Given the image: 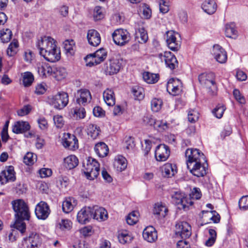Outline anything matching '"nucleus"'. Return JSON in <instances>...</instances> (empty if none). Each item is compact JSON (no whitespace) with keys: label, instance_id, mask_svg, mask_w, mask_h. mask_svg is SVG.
Instances as JSON below:
<instances>
[{"label":"nucleus","instance_id":"1","mask_svg":"<svg viewBox=\"0 0 248 248\" xmlns=\"http://www.w3.org/2000/svg\"><path fill=\"white\" fill-rule=\"evenodd\" d=\"M99 164L94 158L88 157L83 163V170L87 178L92 180L97 178L99 175Z\"/></svg>","mask_w":248,"mask_h":248},{"label":"nucleus","instance_id":"2","mask_svg":"<svg viewBox=\"0 0 248 248\" xmlns=\"http://www.w3.org/2000/svg\"><path fill=\"white\" fill-rule=\"evenodd\" d=\"M199 81L203 88L207 89L208 93H216L217 88L214 80V74L213 73H202L199 76Z\"/></svg>","mask_w":248,"mask_h":248},{"label":"nucleus","instance_id":"3","mask_svg":"<svg viewBox=\"0 0 248 248\" xmlns=\"http://www.w3.org/2000/svg\"><path fill=\"white\" fill-rule=\"evenodd\" d=\"M12 205L16 216L23 219L29 220L30 213L28 205L25 202L21 199H17L12 201Z\"/></svg>","mask_w":248,"mask_h":248},{"label":"nucleus","instance_id":"4","mask_svg":"<svg viewBox=\"0 0 248 248\" xmlns=\"http://www.w3.org/2000/svg\"><path fill=\"white\" fill-rule=\"evenodd\" d=\"M123 62V59L121 58H112L104 64L102 70L107 75L116 74L120 71Z\"/></svg>","mask_w":248,"mask_h":248},{"label":"nucleus","instance_id":"5","mask_svg":"<svg viewBox=\"0 0 248 248\" xmlns=\"http://www.w3.org/2000/svg\"><path fill=\"white\" fill-rule=\"evenodd\" d=\"M107 52L104 48H100L93 54L88 55L86 58V65L92 67L98 64L106 59Z\"/></svg>","mask_w":248,"mask_h":248},{"label":"nucleus","instance_id":"6","mask_svg":"<svg viewBox=\"0 0 248 248\" xmlns=\"http://www.w3.org/2000/svg\"><path fill=\"white\" fill-rule=\"evenodd\" d=\"M166 42L168 47L173 51H177L181 47V36L173 31H168L166 33Z\"/></svg>","mask_w":248,"mask_h":248},{"label":"nucleus","instance_id":"7","mask_svg":"<svg viewBox=\"0 0 248 248\" xmlns=\"http://www.w3.org/2000/svg\"><path fill=\"white\" fill-rule=\"evenodd\" d=\"M187 166L191 164L206 162L204 154L197 149H187L185 152Z\"/></svg>","mask_w":248,"mask_h":248},{"label":"nucleus","instance_id":"8","mask_svg":"<svg viewBox=\"0 0 248 248\" xmlns=\"http://www.w3.org/2000/svg\"><path fill=\"white\" fill-rule=\"evenodd\" d=\"M114 43L119 46H124L130 39L129 33L125 30H116L112 34Z\"/></svg>","mask_w":248,"mask_h":248},{"label":"nucleus","instance_id":"9","mask_svg":"<svg viewBox=\"0 0 248 248\" xmlns=\"http://www.w3.org/2000/svg\"><path fill=\"white\" fill-rule=\"evenodd\" d=\"M69 101L68 94H56L49 98V103L56 108L61 109L64 108Z\"/></svg>","mask_w":248,"mask_h":248},{"label":"nucleus","instance_id":"10","mask_svg":"<svg viewBox=\"0 0 248 248\" xmlns=\"http://www.w3.org/2000/svg\"><path fill=\"white\" fill-rule=\"evenodd\" d=\"M175 234L182 238H188L191 234V228L186 222L182 221L176 223L175 225Z\"/></svg>","mask_w":248,"mask_h":248},{"label":"nucleus","instance_id":"11","mask_svg":"<svg viewBox=\"0 0 248 248\" xmlns=\"http://www.w3.org/2000/svg\"><path fill=\"white\" fill-rule=\"evenodd\" d=\"M171 198L174 203L178 206L179 209H185L191 205V202L187 199L185 194L180 191H176L172 194Z\"/></svg>","mask_w":248,"mask_h":248},{"label":"nucleus","instance_id":"12","mask_svg":"<svg viewBox=\"0 0 248 248\" xmlns=\"http://www.w3.org/2000/svg\"><path fill=\"white\" fill-rule=\"evenodd\" d=\"M61 143L65 148L72 150H75L78 147V139L74 135L69 133L63 134Z\"/></svg>","mask_w":248,"mask_h":248},{"label":"nucleus","instance_id":"13","mask_svg":"<svg viewBox=\"0 0 248 248\" xmlns=\"http://www.w3.org/2000/svg\"><path fill=\"white\" fill-rule=\"evenodd\" d=\"M158 57L162 62H164L167 67L171 70L178 66V62L175 55L170 51H165L159 54Z\"/></svg>","mask_w":248,"mask_h":248},{"label":"nucleus","instance_id":"14","mask_svg":"<svg viewBox=\"0 0 248 248\" xmlns=\"http://www.w3.org/2000/svg\"><path fill=\"white\" fill-rule=\"evenodd\" d=\"M50 213L48 205L45 202L41 201L35 207V214L36 217L42 220L46 219Z\"/></svg>","mask_w":248,"mask_h":248},{"label":"nucleus","instance_id":"15","mask_svg":"<svg viewBox=\"0 0 248 248\" xmlns=\"http://www.w3.org/2000/svg\"><path fill=\"white\" fill-rule=\"evenodd\" d=\"M55 44L54 40L49 36H44L39 39L36 43V46L39 50L40 54H43L46 49L54 47Z\"/></svg>","mask_w":248,"mask_h":248},{"label":"nucleus","instance_id":"16","mask_svg":"<svg viewBox=\"0 0 248 248\" xmlns=\"http://www.w3.org/2000/svg\"><path fill=\"white\" fill-rule=\"evenodd\" d=\"M46 49L44 54H41L46 61L51 62H54L60 59L61 52L60 49L55 45L54 47Z\"/></svg>","mask_w":248,"mask_h":248},{"label":"nucleus","instance_id":"17","mask_svg":"<svg viewBox=\"0 0 248 248\" xmlns=\"http://www.w3.org/2000/svg\"><path fill=\"white\" fill-rule=\"evenodd\" d=\"M16 180V173L14 168L9 166L5 168L0 174V182L2 184H6L8 182H14Z\"/></svg>","mask_w":248,"mask_h":248},{"label":"nucleus","instance_id":"18","mask_svg":"<svg viewBox=\"0 0 248 248\" xmlns=\"http://www.w3.org/2000/svg\"><path fill=\"white\" fill-rule=\"evenodd\" d=\"M92 218L101 222L106 220L108 218L107 211L103 207L94 206L91 207Z\"/></svg>","mask_w":248,"mask_h":248},{"label":"nucleus","instance_id":"19","mask_svg":"<svg viewBox=\"0 0 248 248\" xmlns=\"http://www.w3.org/2000/svg\"><path fill=\"white\" fill-rule=\"evenodd\" d=\"M203 162H200L195 164H190L187 167L190 172L198 177H202L206 174V168L203 164Z\"/></svg>","mask_w":248,"mask_h":248},{"label":"nucleus","instance_id":"20","mask_svg":"<svg viewBox=\"0 0 248 248\" xmlns=\"http://www.w3.org/2000/svg\"><path fill=\"white\" fill-rule=\"evenodd\" d=\"M170 151L168 146L165 144L158 145L155 151V157L157 161H166L170 156Z\"/></svg>","mask_w":248,"mask_h":248},{"label":"nucleus","instance_id":"21","mask_svg":"<svg viewBox=\"0 0 248 248\" xmlns=\"http://www.w3.org/2000/svg\"><path fill=\"white\" fill-rule=\"evenodd\" d=\"M166 89L168 93L184 92L181 81L176 78H171L169 80L166 84Z\"/></svg>","mask_w":248,"mask_h":248},{"label":"nucleus","instance_id":"22","mask_svg":"<svg viewBox=\"0 0 248 248\" xmlns=\"http://www.w3.org/2000/svg\"><path fill=\"white\" fill-rule=\"evenodd\" d=\"M36 68L39 75L42 78L46 77L52 75L53 68L48 63L45 62H37Z\"/></svg>","mask_w":248,"mask_h":248},{"label":"nucleus","instance_id":"23","mask_svg":"<svg viewBox=\"0 0 248 248\" xmlns=\"http://www.w3.org/2000/svg\"><path fill=\"white\" fill-rule=\"evenodd\" d=\"M92 218L91 207L82 208L77 214V219L81 224H86Z\"/></svg>","mask_w":248,"mask_h":248},{"label":"nucleus","instance_id":"24","mask_svg":"<svg viewBox=\"0 0 248 248\" xmlns=\"http://www.w3.org/2000/svg\"><path fill=\"white\" fill-rule=\"evenodd\" d=\"M213 53L215 59L220 63H225L227 60V55L226 51L218 45H214Z\"/></svg>","mask_w":248,"mask_h":248},{"label":"nucleus","instance_id":"25","mask_svg":"<svg viewBox=\"0 0 248 248\" xmlns=\"http://www.w3.org/2000/svg\"><path fill=\"white\" fill-rule=\"evenodd\" d=\"M142 235L144 239L150 243L154 242L157 239V232L152 226H148L144 229Z\"/></svg>","mask_w":248,"mask_h":248},{"label":"nucleus","instance_id":"26","mask_svg":"<svg viewBox=\"0 0 248 248\" xmlns=\"http://www.w3.org/2000/svg\"><path fill=\"white\" fill-rule=\"evenodd\" d=\"M87 39L89 44L93 46H98L101 42V37L99 32L93 29L88 31Z\"/></svg>","mask_w":248,"mask_h":248},{"label":"nucleus","instance_id":"27","mask_svg":"<svg viewBox=\"0 0 248 248\" xmlns=\"http://www.w3.org/2000/svg\"><path fill=\"white\" fill-rule=\"evenodd\" d=\"M31 126L29 123L26 121L16 122L12 126V131L14 133L20 134L29 131Z\"/></svg>","mask_w":248,"mask_h":248},{"label":"nucleus","instance_id":"28","mask_svg":"<svg viewBox=\"0 0 248 248\" xmlns=\"http://www.w3.org/2000/svg\"><path fill=\"white\" fill-rule=\"evenodd\" d=\"M162 175L165 177H171L177 173V168L175 165L166 163L160 168Z\"/></svg>","mask_w":248,"mask_h":248},{"label":"nucleus","instance_id":"29","mask_svg":"<svg viewBox=\"0 0 248 248\" xmlns=\"http://www.w3.org/2000/svg\"><path fill=\"white\" fill-rule=\"evenodd\" d=\"M202 8L205 13L212 15L216 11L217 4L215 0H205L202 4Z\"/></svg>","mask_w":248,"mask_h":248},{"label":"nucleus","instance_id":"30","mask_svg":"<svg viewBox=\"0 0 248 248\" xmlns=\"http://www.w3.org/2000/svg\"><path fill=\"white\" fill-rule=\"evenodd\" d=\"M114 167L119 171L124 170L127 167L126 158L122 155L117 156L114 161Z\"/></svg>","mask_w":248,"mask_h":248},{"label":"nucleus","instance_id":"31","mask_svg":"<svg viewBox=\"0 0 248 248\" xmlns=\"http://www.w3.org/2000/svg\"><path fill=\"white\" fill-rule=\"evenodd\" d=\"M77 203L74 198L69 197L66 198L62 204L63 211L65 213H69L71 212Z\"/></svg>","mask_w":248,"mask_h":248},{"label":"nucleus","instance_id":"32","mask_svg":"<svg viewBox=\"0 0 248 248\" xmlns=\"http://www.w3.org/2000/svg\"><path fill=\"white\" fill-rule=\"evenodd\" d=\"M96 154L100 157L106 156L108 153V148L104 142H99L94 147Z\"/></svg>","mask_w":248,"mask_h":248},{"label":"nucleus","instance_id":"33","mask_svg":"<svg viewBox=\"0 0 248 248\" xmlns=\"http://www.w3.org/2000/svg\"><path fill=\"white\" fill-rule=\"evenodd\" d=\"M78 164V158L74 155H70L64 159V166L68 169L71 170L76 167Z\"/></svg>","mask_w":248,"mask_h":248},{"label":"nucleus","instance_id":"34","mask_svg":"<svg viewBox=\"0 0 248 248\" xmlns=\"http://www.w3.org/2000/svg\"><path fill=\"white\" fill-rule=\"evenodd\" d=\"M168 211V208L165 204L160 202L155 204L153 212L155 215L164 217L167 215Z\"/></svg>","mask_w":248,"mask_h":248},{"label":"nucleus","instance_id":"35","mask_svg":"<svg viewBox=\"0 0 248 248\" xmlns=\"http://www.w3.org/2000/svg\"><path fill=\"white\" fill-rule=\"evenodd\" d=\"M135 38L140 43H145L147 42L148 39L147 33L143 27L136 29Z\"/></svg>","mask_w":248,"mask_h":248},{"label":"nucleus","instance_id":"36","mask_svg":"<svg viewBox=\"0 0 248 248\" xmlns=\"http://www.w3.org/2000/svg\"><path fill=\"white\" fill-rule=\"evenodd\" d=\"M67 75V71L63 67H53L52 76L57 80H62L65 78Z\"/></svg>","mask_w":248,"mask_h":248},{"label":"nucleus","instance_id":"37","mask_svg":"<svg viewBox=\"0 0 248 248\" xmlns=\"http://www.w3.org/2000/svg\"><path fill=\"white\" fill-rule=\"evenodd\" d=\"M25 241H28L32 247H38L41 243V238L36 233H31L28 237L24 238Z\"/></svg>","mask_w":248,"mask_h":248},{"label":"nucleus","instance_id":"38","mask_svg":"<svg viewBox=\"0 0 248 248\" xmlns=\"http://www.w3.org/2000/svg\"><path fill=\"white\" fill-rule=\"evenodd\" d=\"M142 78L147 83L154 84L158 81L159 77L158 74L145 72L142 74Z\"/></svg>","mask_w":248,"mask_h":248},{"label":"nucleus","instance_id":"39","mask_svg":"<svg viewBox=\"0 0 248 248\" xmlns=\"http://www.w3.org/2000/svg\"><path fill=\"white\" fill-rule=\"evenodd\" d=\"M100 132V128L96 124H90L88 126V135L93 139H96L98 136Z\"/></svg>","mask_w":248,"mask_h":248},{"label":"nucleus","instance_id":"40","mask_svg":"<svg viewBox=\"0 0 248 248\" xmlns=\"http://www.w3.org/2000/svg\"><path fill=\"white\" fill-rule=\"evenodd\" d=\"M71 113L77 119H82L86 116L85 108L82 107H76L71 109Z\"/></svg>","mask_w":248,"mask_h":248},{"label":"nucleus","instance_id":"41","mask_svg":"<svg viewBox=\"0 0 248 248\" xmlns=\"http://www.w3.org/2000/svg\"><path fill=\"white\" fill-rule=\"evenodd\" d=\"M76 98L77 103L83 106L90 102L92 99L91 94H78Z\"/></svg>","mask_w":248,"mask_h":248},{"label":"nucleus","instance_id":"42","mask_svg":"<svg viewBox=\"0 0 248 248\" xmlns=\"http://www.w3.org/2000/svg\"><path fill=\"white\" fill-rule=\"evenodd\" d=\"M118 238L121 243L124 244L130 242L132 239V237L128 231L124 230L119 233Z\"/></svg>","mask_w":248,"mask_h":248},{"label":"nucleus","instance_id":"43","mask_svg":"<svg viewBox=\"0 0 248 248\" xmlns=\"http://www.w3.org/2000/svg\"><path fill=\"white\" fill-rule=\"evenodd\" d=\"M225 34L227 37L235 38L237 36V31L233 23L227 24L225 27Z\"/></svg>","mask_w":248,"mask_h":248},{"label":"nucleus","instance_id":"44","mask_svg":"<svg viewBox=\"0 0 248 248\" xmlns=\"http://www.w3.org/2000/svg\"><path fill=\"white\" fill-rule=\"evenodd\" d=\"M12 35V31L9 29H3L0 31V38L3 43L9 42Z\"/></svg>","mask_w":248,"mask_h":248},{"label":"nucleus","instance_id":"45","mask_svg":"<svg viewBox=\"0 0 248 248\" xmlns=\"http://www.w3.org/2000/svg\"><path fill=\"white\" fill-rule=\"evenodd\" d=\"M200 114L195 108L189 109L187 111V119L191 123H196L199 119Z\"/></svg>","mask_w":248,"mask_h":248},{"label":"nucleus","instance_id":"46","mask_svg":"<svg viewBox=\"0 0 248 248\" xmlns=\"http://www.w3.org/2000/svg\"><path fill=\"white\" fill-rule=\"evenodd\" d=\"M37 156L31 152L27 153L23 157V162L27 165H31L36 161Z\"/></svg>","mask_w":248,"mask_h":248},{"label":"nucleus","instance_id":"47","mask_svg":"<svg viewBox=\"0 0 248 248\" xmlns=\"http://www.w3.org/2000/svg\"><path fill=\"white\" fill-rule=\"evenodd\" d=\"M33 80L34 76L31 72H26L24 73L22 82L24 86L28 87L30 86L33 82Z\"/></svg>","mask_w":248,"mask_h":248},{"label":"nucleus","instance_id":"48","mask_svg":"<svg viewBox=\"0 0 248 248\" xmlns=\"http://www.w3.org/2000/svg\"><path fill=\"white\" fill-rule=\"evenodd\" d=\"M63 47L66 53H68L71 55L74 54L75 46V43L73 40H65L63 42Z\"/></svg>","mask_w":248,"mask_h":248},{"label":"nucleus","instance_id":"49","mask_svg":"<svg viewBox=\"0 0 248 248\" xmlns=\"http://www.w3.org/2000/svg\"><path fill=\"white\" fill-rule=\"evenodd\" d=\"M226 109V107L223 104H219L213 110L212 112L214 115L218 119H220Z\"/></svg>","mask_w":248,"mask_h":248},{"label":"nucleus","instance_id":"50","mask_svg":"<svg viewBox=\"0 0 248 248\" xmlns=\"http://www.w3.org/2000/svg\"><path fill=\"white\" fill-rule=\"evenodd\" d=\"M139 213L137 211H133L126 217V220L128 224L133 225L135 224L138 221Z\"/></svg>","mask_w":248,"mask_h":248},{"label":"nucleus","instance_id":"51","mask_svg":"<svg viewBox=\"0 0 248 248\" xmlns=\"http://www.w3.org/2000/svg\"><path fill=\"white\" fill-rule=\"evenodd\" d=\"M154 128L159 131L167 130L169 127V124L165 121L156 120Z\"/></svg>","mask_w":248,"mask_h":248},{"label":"nucleus","instance_id":"52","mask_svg":"<svg viewBox=\"0 0 248 248\" xmlns=\"http://www.w3.org/2000/svg\"><path fill=\"white\" fill-rule=\"evenodd\" d=\"M18 46V42L16 40H14L9 45L7 50V54L9 56H14L17 52V49Z\"/></svg>","mask_w":248,"mask_h":248},{"label":"nucleus","instance_id":"53","mask_svg":"<svg viewBox=\"0 0 248 248\" xmlns=\"http://www.w3.org/2000/svg\"><path fill=\"white\" fill-rule=\"evenodd\" d=\"M17 219L14 224L15 228L19 231L22 234H23L26 231V224L23 221V219L17 217Z\"/></svg>","mask_w":248,"mask_h":248},{"label":"nucleus","instance_id":"54","mask_svg":"<svg viewBox=\"0 0 248 248\" xmlns=\"http://www.w3.org/2000/svg\"><path fill=\"white\" fill-rule=\"evenodd\" d=\"M60 229L62 231L69 230L72 228V222L67 219H62L58 224Z\"/></svg>","mask_w":248,"mask_h":248},{"label":"nucleus","instance_id":"55","mask_svg":"<svg viewBox=\"0 0 248 248\" xmlns=\"http://www.w3.org/2000/svg\"><path fill=\"white\" fill-rule=\"evenodd\" d=\"M239 209L242 211L248 210V195L242 196L238 202Z\"/></svg>","mask_w":248,"mask_h":248},{"label":"nucleus","instance_id":"56","mask_svg":"<svg viewBox=\"0 0 248 248\" xmlns=\"http://www.w3.org/2000/svg\"><path fill=\"white\" fill-rule=\"evenodd\" d=\"M151 103L152 110L154 112H157L161 108L162 101L161 99L155 98L151 101Z\"/></svg>","mask_w":248,"mask_h":248},{"label":"nucleus","instance_id":"57","mask_svg":"<svg viewBox=\"0 0 248 248\" xmlns=\"http://www.w3.org/2000/svg\"><path fill=\"white\" fill-rule=\"evenodd\" d=\"M53 121L56 127L62 128L64 124V121L62 115H56L53 116Z\"/></svg>","mask_w":248,"mask_h":248},{"label":"nucleus","instance_id":"58","mask_svg":"<svg viewBox=\"0 0 248 248\" xmlns=\"http://www.w3.org/2000/svg\"><path fill=\"white\" fill-rule=\"evenodd\" d=\"M114 94H103V98L105 103L109 106H112L115 103Z\"/></svg>","mask_w":248,"mask_h":248},{"label":"nucleus","instance_id":"59","mask_svg":"<svg viewBox=\"0 0 248 248\" xmlns=\"http://www.w3.org/2000/svg\"><path fill=\"white\" fill-rule=\"evenodd\" d=\"M155 120L154 119L151 115L145 114L142 118V122L145 125L155 126Z\"/></svg>","mask_w":248,"mask_h":248},{"label":"nucleus","instance_id":"60","mask_svg":"<svg viewBox=\"0 0 248 248\" xmlns=\"http://www.w3.org/2000/svg\"><path fill=\"white\" fill-rule=\"evenodd\" d=\"M104 15L102 12V8L100 6H96L93 11V18L94 20L97 21L102 19Z\"/></svg>","mask_w":248,"mask_h":248},{"label":"nucleus","instance_id":"61","mask_svg":"<svg viewBox=\"0 0 248 248\" xmlns=\"http://www.w3.org/2000/svg\"><path fill=\"white\" fill-rule=\"evenodd\" d=\"M31 109L30 105L24 106L23 108L17 111V115L19 116H24L28 115Z\"/></svg>","mask_w":248,"mask_h":248},{"label":"nucleus","instance_id":"62","mask_svg":"<svg viewBox=\"0 0 248 248\" xmlns=\"http://www.w3.org/2000/svg\"><path fill=\"white\" fill-rule=\"evenodd\" d=\"M37 123L39 128L42 130H46L48 128L47 120L44 117H40L37 120Z\"/></svg>","mask_w":248,"mask_h":248},{"label":"nucleus","instance_id":"63","mask_svg":"<svg viewBox=\"0 0 248 248\" xmlns=\"http://www.w3.org/2000/svg\"><path fill=\"white\" fill-rule=\"evenodd\" d=\"M160 11L163 14L167 13L169 10L168 3L165 0H160L159 1Z\"/></svg>","mask_w":248,"mask_h":248},{"label":"nucleus","instance_id":"64","mask_svg":"<svg viewBox=\"0 0 248 248\" xmlns=\"http://www.w3.org/2000/svg\"><path fill=\"white\" fill-rule=\"evenodd\" d=\"M232 133V128L229 124H226L222 131L220 136L222 138H225L227 136H229Z\"/></svg>","mask_w":248,"mask_h":248}]
</instances>
